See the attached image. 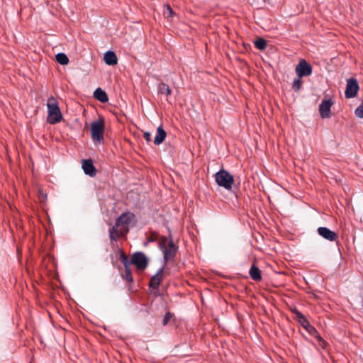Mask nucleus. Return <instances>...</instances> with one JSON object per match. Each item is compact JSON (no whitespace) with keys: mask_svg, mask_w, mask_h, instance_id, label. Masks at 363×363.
Listing matches in <instances>:
<instances>
[{"mask_svg":"<svg viewBox=\"0 0 363 363\" xmlns=\"http://www.w3.org/2000/svg\"><path fill=\"white\" fill-rule=\"evenodd\" d=\"M267 40L262 38H259L255 41V47L259 50H264L267 48Z\"/></svg>","mask_w":363,"mask_h":363,"instance_id":"aec40b11","label":"nucleus"},{"mask_svg":"<svg viewBox=\"0 0 363 363\" xmlns=\"http://www.w3.org/2000/svg\"><path fill=\"white\" fill-rule=\"evenodd\" d=\"M333 101L331 99H324L319 105V114L322 118H329L331 116V107Z\"/></svg>","mask_w":363,"mask_h":363,"instance_id":"1a4fd4ad","label":"nucleus"},{"mask_svg":"<svg viewBox=\"0 0 363 363\" xmlns=\"http://www.w3.org/2000/svg\"><path fill=\"white\" fill-rule=\"evenodd\" d=\"M167 10L169 11L170 15L173 13V11L169 6H167Z\"/></svg>","mask_w":363,"mask_h":363,"instance_id":"cd10ccee","label":"nucleus"},{"mask_svg":"<svg viewBox=\"0 0 363 363\" xmlns=\"http://www.w3.org/2000/svg\"><path fill=\"white\" fill-rule=\"evenodd\" d=\"M120 260L123 264L124 268L130 267V264H132L131 260L129 261L128 257H127V255L125 254V252L123 251H121Z\"/></svg>","mask_w":363,"mask_h":363,"instance_id":"4be33fe9","label":"nucleus"},{"mask_svg":"<svg viewBox=\"0 0 363 363\" xmlns=\"http://www.w3.org/2000/svg\"><path fill=\"white\" fill-rule=\"evenodd\" d=\"M301 84H302L301 78H299V77L298 76L297 78L294 79L293 84H292L293 89L295 91H298L301 89Z\"/></svg>","mask_w":363,"mask_h":363,"instance_id":"b1692460","label":"nucleus"},{"mask_svg":"<svg viewBox=\"0 0 363 363\" xmlns=\"http://www.w3.org/2000/svg\"><path fill=\"white\" fill-rule=\"evenodd\" d=\"M57 62L62 65H66L69 63V58L67 56L66 54L63 52H60L56 55L55 56Z\"/></svg>","mask_w":363,"mask_h":363,"instance_id":"6ab92c4d","label":"nucleus"},{"mask_svg":"<svg viewBox=\"0 0 363 363\" xmlns=\"http://www.w3.org/2000/svg\"><path fill=\"white\" fill-rule=\"evenodd\" d=\"M94 96L98 101L106 103L108 101V97L107 94L102 90L101 88H97L94 92Z\"/></svg>","mask_w":363,"mask_h":363,"instance_id":"dca6fc26","label":"nucleus"},{"mask_svg":"<svg viewBox=\"0 0 363 363\" xmlns=\"http://www.w3.org/2000/svg\"><path fill=\"white\" fill-rule=\"evenodd\" d=\"M166 136H167V133H166L165 130H164V128H162V125H160L157 128V134L154 139V144L156 145H160L161 143H163Z\"/></svg>","mask_w":363,"mask_h":363,"instance_id":"4468645a","label":"nucleus"},{"mask_svg":"<svg viewBox=\"0 0 363 363\" xmlns=\"http://www.w3.org/2000/svg\"><path fill=\"white\" fill-rule=\"evenodd\" d=\"M301 325L311 335L315 336L318 335L317 330L309 323V321L306 319L303 320Z\"/></svg>","mask_w":363,"mask_h":363,"instance_id":"f3484780","label":"nucleus"},{"mask_svg":"<svg viewBox=\"0 0 363 363\" xmlns=\"http://www.w3.org/2000/svg\"><path fill=\"white\" fill-rule=\"evenodd\" d=\"M131 263L138 269L144 270L147 267L148 259L143 252H136L133 255Z\"/></svg>","mask_w":363,"mask_h":363,"instance_id":"0eeeda50","label":"nucleus"},{"mask_svg":"<svg viewBox=\"0 0 363 363\" xmlns=\"http://www.w3.org/2000/svg\"><path fill=\"white\" fill-rule=\"evenodd\" d=\"M82 167L86 175L94 177L96 174V169L91 159H85L82 161Z\"/></svg>","mask_w":363,"mask_h":363,"instance_id":"9b49d317","label":"nucleus"},{"mask_svg":"<svg viewBox=\"0 0 363 363\" xmlns=\"http://www.w3.org/2000/svg\"><path fill=\"white\" fill-rule=\"evenodd\" d=\"M104 60L107 65L111 66L117 64L118 58L113 51L108 50L104 54Z\"/></svg>","mask_w":363,"mask_h":363,"instance_id":"ddd939ff","label":"nucleus"},{"mask_svg":"<svg viewBox=\"0 0 363 363\" xmlns=\"http://www.w3.org/2000/svg\"><path fill=\"white\" fill-rule=\"evenodd\" d=\"M314 337L317 339L320 347L323 349H325L327 347L328 345V342L319 335L318 333V335H315Z\"/></svg>","mask_w":363,"mask_h":363,"instance_id":"393cba45","label":"nucleus"},{"mask_svg":"<svg viewBox=\"0 0 363 363\" xmlns=\"http://www.w3.org/2000/svg\"><path fill=\"white\" fill-rule=\"evenodd\" d=\"M123 278L128 282H132L133 281L130 267L125 268V272L123 275Z\"/></svg>","mask_w":363,"mask_h":363,"instance_id":"5701e85b","label":"nucleus"},{"mask_svg":"<svg viewBox=\"0 0 363 363\" xmlns=\"http://www.w3.org/2000/svg\"><path fill=\"white\" fill-rule=\"evenodd\" d=\"M249 274L251 279L255 281H258L262 279L261 271L255 264L251 266Z\"/></svg>","mask_w":363,"mask_h":363,"instance_id":"2eb2a0df","label":"nucleus"},{"mask_svg":"<svg viewBox=\"0 0 363 363\" xmlns=\"http://www.w3.org/2000/svg\"><path fill=\"white\" fill-rule=\"evenodd\" d=\"M317 232L320 236L330 242L337 241L338 239V235L327 227H319Z\"/></svg>","mask_w":363,"mask_h":363,"instance_id":"9d476101","label":"nucleus"},{"mask_svg":"<svg viewBox=\"0 0 363 363\" xmlns=\"http://www.w3.org/2000/svg\"><path fill=\"white\" fill-rule=\"evenodd\" d=\"M160 248L164 254L165 262L173 259L177 253L178 247L174 245L172 239L168 242L167 238H163L160 242Z\"/></svg>","mask_w":363,"mask_h":363,"instance_id":"20e7f679","label":"nucleus"},{"mask_svg":"<svg viewBox=\"0 0 363 363\" xmlns=\"http://www.w3.org/2000/svg\"><path fill=\"white\" fill-rule=\"evenodd\" d=\"M164 268V266L160 267L157 270V273L155 274H154L151 277L150 281V284H149L150 288H151L152 289H158L159 285H160V282L162 281V276H163Z\"/></svg>","mask_w":363,"mask_h":363,"instance_id":"f8f14e48","label":"nucleus"},{"mask_svg":"<svg viewBox=\"0 0 363 363\" xmlns=\"http://www.w3.org/2000/svg\"><path fill=\"white\" fill-rule=\"evenodd\" d=\"M215 180L219 186L227 190L232 189L235 182L233 176L223 169H220L215 174Z\"/></svg>","mask_w":363,"mask_h":363,"instance_id":"7ed1b4c3","label":"nucleus"},{"mask_svg":"<svg viewBox=\"0 0 363 363\" xmlns=\"http://www.w3.org/2000/svg\"><path fill=\"white\" fill-rule=\"evenodd\" d=\"M48 118L47 121L51 124H55L61 121L62 115L61 113L57 100L54 96H50L47 102Z\"/></svg>","mask_w":363,"mask_h":363,"instance_id":"f03ea898","label":"nucleus"},{"mask_svg":"<svg viewBox=\"0 0 363 363\" xmlns=\"http://www.w3.org/2000/svg\"><path fill=\"white\" fill-rule=\"evenodd\" d=\"M292 313L296 315L295 319L301 325L303 320H306V318L303 314H302L298 309L294 308L292 309Z\"/></svg>","mask_w":363,"mask_h":363,"instance_id":"412c9836","label":"nucleus"},{"mask_svg":"<svg viewBox=\"0 0 363 363\" xmlns=\"http://www.w3.org/2000/svg\"><path fill=\"white\" fill-rule=\"evenodd\" d=\"M136 222V217L133 213L130 211L122 213L116 219L114 225L108 230L111 243L113 244L118 238L126 236L130 227H134Z\"/></svg>","mask_w":363,"mask_h":363,"instance_id":"f257e3e1","label":"nucleus"},{"mask_svg":"<svg viewBox=\"0 0 363 363\" xmlns=\"http://www.w3.org/2000/svg\"><path fill=\"white\" fill-rule=\"evenodd\" d=\"M157 93L159 94H164L167 96H169L172 94V90L167 84L161 82L157 85Z\"/></svg>","mask_w":363,"mask_h":363,"instance_id":"a211bd4d","label":"nucleus"},{"mask_svg":"<svg viewBox=\"0 0 363 363\" xmlns=\"http://www.w3.org/2000/svg\"><path fill=\"white\" fill-rule=\"evenodd\" d=\"M172 317V313H170L169 311L167 312L163 318V321H162L163 325H167V323H169V321Z\"/></svg>","mask_w":363,"mask_h":363,"instance_id":"a878e982","label":"nucleus"},{"mask_svg":"<svg viewBox=\"0 0 363 363\" xmlns=\"http://www.w3.org/2000/svg\"><path fill=\"white\" fill-rule=\"evenodd\" d=\"M104 121L103 119L94 121L91 123V138L94 141H97L99 143H101L104 140Z\"/></svg>","mask_w":363,"mask_h":363,"instance_id":"39448f33","label":"nucleus"},{"mask_svg":"<svg viewBox=\"0 0 363 363\" xmlns=\"http://www.w3.org/2000/svg\"><path fill=\"white\" fill-rule=\"evenodd\" d=\"M312 71V66L304 59H301L296 67V72L299 78L310 76Z\"/></svg>","mask_w":363,"mask_h":363,"instance_id":"6e6552de","label":"nucleus"},{"mask_svg":"<svg viewBox=\"0 0 363 363\" xmlns=\"http://www.w3.org/2000/svg\"><path fill=\"white\" fill-rule=\"evenodd\" d=\"M144 138L147 142H150L151 140V134L149 132H145Z\"/></svg>","mask_w":363,"mask_h":363,"instance_id":"bb28decb","label":"nucleus"},{"mask_svg":"<svg viewBox=\"0 0 363 363\" xmlns=\"http://www.w3.org/2000/svg\"><path fill=\"white\" fill-rule=\"evenodd\" d=\"M359 89V86L357 80L351 77L347 79L346 89L345 91V96L347 99H352L357 96V92Z\"/></svg>","mask_w":363,"mask_h":363,"instance_id":"423d86ee","label":"nucleus"}]
</instances>
